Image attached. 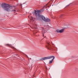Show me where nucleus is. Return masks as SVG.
<instances>
[{"label": "nucleus", "mask_w": 78, "mask_h": 78, "mask_svg": "<svg viewBox=\"0 0 78 78\" xmlns=\"http://www.w3.org/2000/svg\"><path fill=\"white\" fill-rule=\"evenodd\" d=\"M2 7L6 11H9L11 9L13 8V6H12L8 4L5 3H3L1 4Z\"/></svg>", "instance_id": "f257e3e1"}, {"label": "nucleus", "mask_w": 78, "mask_h": 78, "mask_svg": "<svg viewBox=\"0 0 78 78\" xmlns=\"http://www.w3.org/2000/svg\"><path fill=\"white\" fill-rule=\"evenodd\" d=\"M44 8L40 10H35L34 12V14L36 16H38V17H39V18H41L42 16L40 15L39 13H41L42 12H44Z\"/></svg>", "instance_id": "f03ea898"}, {"label": "nucleus", "mask_w": 78, "mask_h": 78, "mask_svg": "<svg viewBox=\"0 0 78 78\" xmlns=\"http://www.w3.org/2000/svg\"><path fill=\"white\" fill-rule=\"evenodd\" d=\"M46 45V47L47 48H48V50H55V48L53 47H52L51 45L50 44V43H48V42H47Z\"/></svg>", "instance_id": "7ed1b4c3"}, {"label": "nucleus", "mask_w": 78, "mask_h": 78, "mask_svg": "<svg viewBox=\"0 0 78 78\" xmlns=\"http://www.w3.org/2000/svg\"><path fill=\"white\" fill-rule=\"evenodd\" d=\"M40 18H41V19H42L43 20L46 22H50L51 21L50 19L49 18H45V16H42Z\"/></svg>", "instance_id": "20e7f679"}, {"label": "nucleus", "mask_w": 78, "mask_h": 78, "mask_svg": "<svg viewBox=\"0 0 78 78\" xmlns=\"http://www.w3.org/2000/svg\"><path fill=\"white\" fill-rule=\"evenodd\" d=\"M49 57H51L50 59H52V60L49 61V64H51V63H53V60H54V59H55V56H49Z\"/></svg>", "instance_id": "39448f33"}, {"label": "nucleus", "mask_w": 78, "mask_h": 78, "mask_svg": "<svg viewBox=\"0 0 78 78\" xmlns=\"http://www.w3.org/2000/svg\"><path fill=\"white\" fill-rule=\"evenodd\" d=\"M51 58V57H50V56H48L47 57H45L43 58H42L41 60V61H45V60H46L47 59H50Z\"/></svg>", "instance_id": "423d86ee"}, {"label": "nucleus", "mask_w": 78, "mask_h": 78, "mask_svg": "<svg viewBox=\"0 0 78 78\" xmlns=\"http://www.w3.org/2000/svg\"><path fill=\"white\" fill-rule=\"evenodd\" d=\"M47 6H48V7H49V6H48V4H47L46 5H44V8H47Z\"/></svg>", "instance_id": "0eeeda50"}, {"label": "nucleus", "mask_w": 78, "mask_h": 78, "mask_svg": "<svg viewBox=\"0 0 78 78\" xmlns=\"http://www.w3.org/2000/svg\"><path fill=\"white\" fill-rule=\"evenodd\" d=\"M64 30V28H63L62 30H60V33H63Z\"/></svg>", "instance_id": "6e6552de"}, {"label": "nucleus", "mask_w": 78, "mask_h": 78, "mask_svg": "<svg viewBox=\"0 0 78 78\" xmlns=\"http://www.w3.org/2000/svg\"><path fill=\"white\" fill-rule=\"evenodd\" d=\"M5 46H7L8 47H11V44H5Z\"/></svg>", "instance_id": "1a4fd4ad"}, {"label": "nucleus", "mask_w": 78, "mask_h": 78, "mask_svg": "<svg viewBox=\"0 0 78 78\" xmlns=\"http://www.w3.org/2000/svg\"><path fill=\"white\" fill-rule=\"evenodd\" d=\"M56 31L57 32V33H60V30L57 29L56 30Z\"/></svg>", "instance_id": "9d476101"}, {"label": "nucleus", "mask_w": 78, "mask_h": 78, "mask_svg": "<svg viewBox=\"0 0 78 78\" xmlns=\"http://www.w3.org/2000/svg\"><path fill=\"white\" fill-rule=\"evenodd\" d=\"M30 19L31 20H33V18L32 16L30 17Z\"/></svg>", "instance_id": "9b49d317"}, {"label": "nucleus", "mask_w": 78, "mask_h": 78, "mask_svg": "<svg viewBox=\"0 0 78 78\" xmlns=\"http://www.w3.org/2000/svg\"><path fill=\"white\" fill-rule=\"evenodd\" d=\"M12 11H14V12H16V10H12Z\"/></svg>", "instance_id": "f8f14e48"}, {"label": "nucleus", "mask_w": 78, "mask_h": 78, "mask_svg": "<svg viewBox=\"0 0 78 78\" xmlns=\"http://www.w3.org/2000/svg\"><path fill=\"white\" fill-rule=\"evenodd\" d=\"M45 31H46V30H43V31H42L43 32H45Z\"/></svg>", "instance_id": "ddd939ff"}, {"label": "nucleus", "mask_w": 78, "mask_h": 78, "mask_svg": "<svg viewBox=\"0 0 78 78\" xmlns=\"http://www.w3.org/2000/svg\"><path fill=\"white\" fill-rule=\"evenodd\" d=\"M51 44H52V45H54V44H53L52 42H51Z\"/></svg>", "instance_id": "4468645a"}, {"label": "nucleus", "mask_w": 78, "mask_h": 78, "mask_svg": "<svg viewBox=\"0 0 78 78\" xmlns=\"http://www.w3.org/2000/svg\"><path fill=\"white\" fill-rule=\"evenodd\" d=\"M42 29H43V30H44V27H42Z\"/></svg>", "instance_id": "2eb2a0df"}, {"label": "nucleus", "mask_w": 78, "mask_h": 78, "mask_svg": "<svg viewBox=\"0 0 78 78\" xmlns=\"http://www.w3.org/2000/svg\"><path fill=\"white\" fill-rule=\"evenodd\" d=\"M22 4H21V5H20V6H22Z\"/></svg>", "instance_id": "dca6fc26"}, {"label": "nucleus", "mask_w": 78, "mask_h": 78, "mask_svg": "<svg viewBox=\"0 0 78 78\" xmlns=\"http://www.w3.org/2000/svg\"><path fill=\"white\" fill-rule=\"evenodd\" d=\"M46 70H47V67L46 68Z\"/></svg>", "instance_id": "f3484780"}, {"label": "nucleus", "mask_w": 78, "mask_h": 78, "mask_svg": "<svg viewBox=\"0 0 78 78\" xmlns=\"http://www.w3.org/2000/svg\"><path fill=\"white\" fill-rule=\"evenodd\" d=\"M13 48H15L14 47H13Z\"/></svg>", "instance_id": "a211bd4d"}, {"label": "nucleus", "mask_w": 78, "mask_h": 78, "mask_svg": "<svg viewBox=\"0 0 78 78\" xmlns=\"http://www.w3.org/2000/svg\"><path fill=\"white\" fill-rule=\"evenodd\" d=\"M44 0L45 1H47L48 0Z\"/></svg>", "instance_id": "6ab92c4d"}, {"label": "nucleus", "mask_w": 78, "mask_h": 78, "mask_svg": "<svg viewBox=\"0 0 78 78\" xmlns=\"http://www.w3.org/2000/svg\"><path fill=\"white\" fill-rule=\"evenodd\" d=\"M43 36H44V34H43Z\"/></svg>", "instance_id": "aec40b11"}, {"label": "nucleus", "mask_w": 78, "mask_h": 78, "mask_svg": "<svg viewBox=\"0 0 78 78\" xmlns=\"http://www.w3.org/2000/svg\"><path fill=\"white\" fill-rule=\"evenodd\" d=\"M30 59L31 60V58H30Z\"/></svg>", "instance_id": "412c9836"}, {"label": "nucleus", "mask_w": 78, "mask_h": 78, "mask_svg": "<svg viewBox=\"0 0 78 78\" xmlns=\"http://www.w3.org/2000/svg\"><path fill=\"white\" fill-rule=\"evenodd\" d=\"M37 31H36V33H37Z\"/></svg>", "instance_id": "4be33fe9"}]
</instances>
